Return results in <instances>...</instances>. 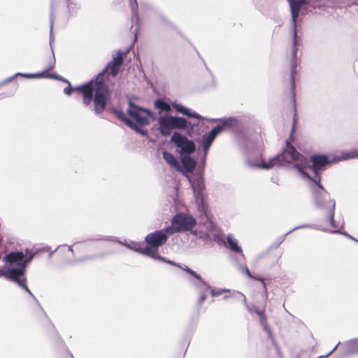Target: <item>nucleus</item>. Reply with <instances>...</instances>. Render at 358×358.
I'll return each instance as SVG.
<instances>
[{
	"instance_id": "nucleus-25",
	"label": "nucleus",
	"mask_w": 358,
	"mask_h": 358,
	"mask_svg": "<svg viewBox=\"0 0 358 358\" xmlns=\"http://www.w3.org/2000/svg\"><path fill=\"white\" fill-rule=\"evenodd\" d=\"M189 155H182L181 156V162H182V165L185 167V169L187 171L192 172L196 166V162L194 159H193Z\"/></svg>"
},
{
	"instance_id": "nucleus-30",
	"label": "nucleus",
	"mask_w": 358,
	"mask_h": 358,
	"mask_svg": "<svg viewBox=\"0 0 358 358\" xmlns=\"http://www.w3.org/2000/svg\"><path fill=\"white\" fill-rule=\"evenodd\" d=\"M87 243L84 242H80V243H75L73 245L69 246V249L70 251H71L73 253H74L75 250H80L81 249H84L87 247Z\"/></svg>"
},
{
	"instance_id": "nucleus-4",
	"label": "nucleus",
	"mask_w": 358,
	"mask_h": 358,
	"mask_svg": "<svg viewBox=\"0 0 358 358\" xmlns=\"http://www.w3.org/2000/svg\"><path fill=\"white\" fill-rule=\"evenodd\" d=\"M35 254L28 249L26 250L25 255L22 252H11L3 257V261L5 262V268L11 269L13 277L8 278V280L13 281L24 288L36 301L34 294L26 285L25 277L26 268Z\"/></svg>"
},
{
	"instance_id": "nucleus-16",
	"label": "nucleus",
	"mask_w": 358,
	"mask_h": 358,
	"mask_svg": "<svg viewBox=\"0 0 358 358\" xmlns=\"http://www.w3.org/2000/svg\"><path fill=\"white\" fill-rule=\"evenodd\" d=\"M237 294H240L242 296L243 301L244 303L245 304V306H247L248 310L250 312H255L257 315H259L260 322H261L262 325L264 327V330L266 331L268 334H270L271 333L270 329L266 326V317L264 316V311L259 310L257 308V307L255 305H250V306L248 305L247 302H246L245 296L240 292H237Z\"/></svg>"
},
{
	"instance_id": "nucleus-7",
	"label": "nucleus",
	"mask_w": 358,
	"mask_h": 358,
	"mask_svg": "<svg viewBox=\"0 0 358 358\" xmlns=\"http://www.w3.org/2000/svg\"><path fill=\"white\" fill-rule=\"evenodd\" d=\"M196 223V220L192 215L182 213H178L173 217L171 226L166 227V231L169 234L189 231L195 226Z\"/></svg>"
},
{
	"instance_id": "nucleus-38",
	"label": "nucleus",
	"mask_w": 358,
	"mask_h": 358,
	"mask_svg": "<svg viewBox=\"0 0 358 358\" xmlns=\"http://www.w3.org/2000/svg\"><path fill=\"white\" fill-rule=\"evenodd\" d=\"M308 227H310L309 225H303V226H300V227H295L294 229H293L292 230L289 231V233L293 231L295 229H300V228H308Z\"/></svg>"
},
{
	"instance_id": "nucleus-20",
	"label": "nucleus",
	"mask_w": 358,
	"mask_h": 358,
	"mask_svg": "<svg viewBox=\"0 0 358 358\" xmlns=\"http://www.w3.org/2000/svg\"><path fill=\"white\" fill-rule=\"evenodd\" d=\"M115 113L120 120H122L127 125L134 129L136 132L143 136L146 134V131L141 129L138 126L133 123L123 112L116 110H115Z\"/></svg>"
},
{
	"instance_id": "nucleus-35",
	"label": "nucleus",
	"mask_w": 358,
	"mask_h": 358,
	"mask_svg": "<svg viewBox=\"0 0 358 358\" xmlns=\"http://www.w3.org/2000/svg\"><path fill=\"white\" fill-rule=\"evenodd\" d=\"M338 344L339 343H338L335 347H333V349L329 353H327V355L317 357V358H324V357H329V355H331L336 350V348L338 346Z\"/></svg>"
},
{
	"instance_id": "nucleus-2",
	"label": "nucleus",
	"mask_w": 358,
	"mask_h": 358,
	"mask_svg": "<svg viewBox=\"0 0 358 358\" xmlns=\"http://www.w3.org/2000/svg\"><path fill=\"white\" fill-rule=\"evenodd\" d=\"M248 166L255 169H270L275 165L287 166L300 177L303 165L306 164V157L300 154L295 148L287 141L286 146L281 154L266 161L262 157L255 159L250 158L247 162Z\"/></svg>"
},
{
	"instance_id": "nucleus-26",
	"label": "nucleus",
	"mask_w": 358,
	"mask_h": 358,
	"mask_svg": "<svg viewBox=\"0 0 358 358\" xmlns=\"http://www.w3.org/2000/svg\"><path fill=\"white\" fill-rule=\"evenodd\" d=\"M163 158L170 166L176 168L178 170H180L179 162L173 155L167 151H164Z\"/></svg>"
},
{
	"instance_id": "nucleus-18",
	"label": "nucleus",
	"mask_w": 358,
	"mask_h": 358,
	"mask_svg": "<svg viewBox=\"0 0 358 358\" xmlns=\"http://www.w3.org/2000/svg\"><path fill=\"white\" fill-rule=\"evenodd\" d=\"M178 267L182 268V270H184L187 273H189L191 275H192V277H194V278H196L198 280V282H194L192 280H190L192 284L196 289H201V285L206 287L207 289H210V286L206 282H205L202 279L201 276L199 274L196 273L194 271L192 270L188 266H181L180 265V266H178Z\"/></svg>"
},
{
	"instance_id": "nucleus-29",
	"label": "nucleus",
	"mask_w": 358,
	"mask_h": 358,
	"mask_svg": "<svg viewBox=\"0 0 358 358\" xmlns=\"http://www.w3.org/2000/svg\"><path fill=\"white\" fill-rule=\"evenodd\" d=\"M204 287L206 290H210V294L213 297L218 296L224 293L230 292V289H215L211 287L210 289H207L206 287Z\"/></svg>"
},
{
	"instance_id": "nucleus-11",
	"label": "nucleus",
	"mask_w": 358,
	"mask_h": 358,
	"mask_svg": "<svg viewBox=\"0 0 358 358\" xmlns=\"http://www.w3.org/2000/svg\"><path fill=\"white\" fill-rule=\"evenodd\" d=\"M52 28H53V20L51 19V22H50V47H51V49H52V52H53V48H52V43L54 42V36L52 35ZM52 55H53V59L48 64V68L46 69L45 71H43V72H41V73H34V74H31V73H17L15 76H22L24 78H43L45 76V73L46 72H48V71L52 69L55 66V56H54V52H52Z\"/></svg>"
},
{
	"instance_id": "nucleus-15",
	"label": "nucleus",
	"mask_w": 358,
	"mask_h": 358,
	"mask_svg": "<svg viewBox=\"0 0 358 358\" xmlns=\"http://www.w3.org/2000/svg\"><path fill=\"white\" fill-rule=\"evenodd\" d=\"M192 187L194 192V195L195 200L196 203L199 205V208H201L202 206V208H204V206L203 204V200L204 198L203 195V189H204V185L203 181L201 180H197V181H193L191 182Z\"/></svg>"
},
{
	"instance_id": "nucleus-31",
	"label": "nucleus",
	"mask_w": 358,
	"mask_h": 358,
	"mask_svg": "<svg viewBox=\"0 0 358 358\" xmlns=\"http://www.w3.org/2000/svg\"><path fill=\"white\" fill-rule=\"evenodd\" d=\"M129 3L133 13V19L136 17V20H138V3L136 0H128Z\"/></svg>"
},
{
	"instance_id": "nucleus-6",
	"label": "nucleus",
	"mask_w": 358,
	"mask_h": 358,
	"mask_svg": "<svg viewBox=\"0 0 358 358\" xmlns=\"http://www.w3.org/2000/svg\"><path fill=\"white\" fill-rule=\"evenodd\" d=\"M158 124L160 133L163 136L170 135L173 129H185L188 126L185 118L167 114L159 117Z\"/></svg>"
},
{
	"instance_id": "nucleus-24",
	"label": "nucleus",
	"mask_w": 358,
	"mask_h": 358,
	"mask_svg": "<svg viewBox=\"0 0 358 358\" xmlns=\"http://www.w3.org/2000/svg\"><path fill=\"white\" fill-rule=\"evenodd\" d=\"M220 124L216 127H220L222 131L227 129L236 128L238 125V120L234 117H228L223 120H220Z\"/></svg>"
},
{
	"instance_id": "nucleus-10",
	"label": "nucleus",
	"mask_w": 358,
	"mask_h": 358,
	"mask_svg": "<svg viewBox=\"0 0 358 358\" xmlns=\"http://www.w3.org/2000/svg\"><path fill=\"white\" fill-rule=\"evenodd\" d=\"M127 113L140 125L148 124L152 115L150 110L138 107L131 102L129 103Z\"/></svg>"
},
{
	"instance_id": "nucleus-19",
	"label": "nucleus",
	"mask_w": 358,
	"mask_h": 358,
	"mask_svg": "<svg viewBox=\"0 0 358 358\" xmlns=\"http://www.w3.org/2000/svg\"><path fill=\"white\" fill-rule=\"evenodd\" d=\"M122 63V54L121 52H118L113 57V62L108 64L106 70L110 71L113 76H115L119 71Z\"/></svg>"
},
{
	"instance_id": "nucleus-14",
	"label": "nucleus",
	"mask_w": 358,
	"mask_h": 358,
	"mask_svg": "<svg viewBox=\"0 0 358 358\" xmlns=\"http://www.w3.org/2000/svg\"><path fill=\"white\" fill-rule=\"evenodd\" d=\"M317 208L321 210L322 211H323L324 213H325L327 214V220L330 224V225L334 229V230H328L327 228L323 227V228L320 229L321 230H322L324 231H329L330 233H332V234H342L346 236L347 237H348V238H351L352 240H355V241L357 242V240L354 238L352 236L348 234L347 233H342V232L340 231V230L341 229H343V222H336L334 220V222L335 224H336V225L341 224V227H337V226H334L332 224V223L331 222V219H330V211H329V210L328 208Z\"/></svg>"
},
{
	"instance_id": "nucleus-17",
	"label": "nucleus",
	"mask_w": 358,
	"mask_h": 358,
	"mask_svg": "<svg viewBox=\"0 0 358 358\" xmlns=\"http://www.w3.org/2000/svg\"><path fill=\"white\" fill-rule=\"evenodd\" d=\"M120 244L125 245L127 248L133 250L136 252H138L142 255H147L148 257H155V251L152 249H148L145 248H141L139 243L137 242H131V243H123L122 241H119Z\"/></svg>"
},
{
	"instance_id": "nucleus-27",
	"label": "nucleus",
	"mask_w": 358,
	"mask_h": 358,
	"mask_svg": "<svg viewBox=\"0 0 358 358\" xmlns=\"http://www.w3.org/2000/svg\"><path fill=\"white\" fill-rule=\"evenodd\" d=\"M238 268L239 270L243 272V273H245V275H247L249 278H253V279H255V280H259V281H262V285H263V287H264V292L266 294L267 292V289H266V284L265 282H264V280L263 278L259 277V278H257V277H254L250 271H249V269L248 268L247 266H244L243 265H239L238 266Z\"/></svg>"
},
{
	"instance_id": "nucleus-34",
	"label": "nucleus",
	"mask_w": 358,
	"mask_h": 358,
	"mask_svg": "<svg viewBox=\"0 0 358 358\" xmlns=\"http://www.w3.org/2000/svg\"><path fill=\"white\" fill-rule=\"evenodd\" d=\"M201 292V296L199 299V303H202L207 298V296L206 295L205 292H207L204 287V286L201 285V289H197Z\"/></svg>"
},
{
	"instance_id": "nucleus-12",
	"label": "nucleus",
	"mask_w": 358,
	"mask_h": 358,
	"mask_svg": "<svg viewBox=\"0 0 358 358\" xmlns=\"http://www.w3.org/2000/svg\"><path fill=\"white\" fill-rule=\"evenodd\" d=\"M222 131L220 127H215L208 134L204 135L202 138L203 150L204 151V159L203 163H205L206 157L208 150L217 135Z\"/></svg>"
},
{
	"instance_id": "nucleus-9",
	"label": "nucleus",
	"mask_w": 358,
	"mask_h": 358,
	"mask_svg": "<svg viewBox=\"0 0 358 358\" xmlns=\"http://www.w3.org/2000/svg\"><path fill=\"white\" fill-rule=\"evenodd\" d=\"M171 141L176 145L181 156L190 155L195 150L194 143L181 134L174 133L171 136Z\"/></svg>"
},
{
	"instance_id": "nucleus-22",
	"label": "nucleus",
	"mask_w": 358,
	"mask_h": 358,
	"mask_svg": "<svg viewBox=\"0 0 358 358\" xmlns=\"http://www.w3.org/2000/svg\"><path fill=\"white\" fill-rule=\"evenodd\" d=\"M227 241L228 248L234 252H236L241 254V256L244 258V255L243 254V250L241 248L238 244V240L235 238L233 234H229L227 237Z\"/></svg>"
},
{
	"instance_id": "nucleus-23",
	"label": "nucleus",
	"mask_w": 358,
	"mask_h": 358,
	"mask_svg": "<svg viewBox=\"0 0 358 358\" xmlns=\"http://www.w3.org/2000/svg\"><path fill=\"white\" fill-rule=\"evenodd\" d=\"M343 356H350L358 353V339L349 341L345 344Z\"/></svg>"
},
{
	"instance_id": "nucleus-39",
	"label": "nucleus",
	"mask_w": 358,
	"mask_h": 358,
	"mask_svg": "<svg viewBox=\"0 0 358 358\" xmlns=\"http://www.w3.org/2000/svg\"><path fill=\"white\" fill-rule=\"evenodd\" d=\"M206 224L207 225L208 227H210V229L213 227V224L211 222H207Z\"/></svg>"
},
{
	"instance_id": "nucleus-8",
	"label": "nucleus",
	"mask_w": 358,
	"mask_h": 358,
	"mask_svg": "<svg viewBox=\"0 0 358 358\" xmlns=\"http://www.w3.org/2000/svg\"><path fill=\"white\" fill-rule=\"evenodd\" d=\"M169 235L170 234L166 232V228L148 234L145 237L148 245L145 248L153 250L158 255L159 247L166 242Z\"/></svg>"
},
{
	"instance_id": "nucleus-21",
	"label": "nucleus",
	"mask_w": 358,
	"mask_h": 358,
	"mask_svg": "<svg viewBox=\"0 0 358 358\" xmlns=\"http://www.w3.org/2000/svg\"><path fill=\"white\" fill-rule=\"evenodd\" d=\"M171 106L176 109V110L182 115H187L189 117H193L196 119H201L202 117L196 113L194 111H192L189 108L185 107L182 105H180L179 103H177L176 102H173L171 103Z\"/></svg>"
},
{
	"instance_id": "nucleus-40",
	"label": "nucleus",
	"mask_w": 358,
	"mask_h": 358,
	"mask_svg": "<svg viewBox=\"0 0 358 358\" xmlns=\"http://www.w3.org/2000/svg\"><path fill=\"white\" fill-rule=\"evenodd\" d=\"M357 243H358V241H357Z\"/></svg>"
},
{
	"instance_id": "nucleus-1",
	"label": "nucleus",
	"mask_w": 358,
	"mask_h": 358,
	"mask_svg": "<svg viewBox=\"0 0 358 358\" xmlns=\"http://www.w3.org/2000/svg\"><path fill=\"white\" fill-rule=\"evenodd\" d=\"M329 163L330 160L324 155H313L310 159L306 157V164L303 165L299 178L310 184L315 206L317 208H328L330 211L331 222L334 226H336L334 222L336 203L321 185L320 176V171H323Z\"/></svg>"
},
{
	"instance_id": "nucleus-37",
	"label": "nucleus",
	"mask_w": 358,
	"mask_h": 358,
	"mask_svg": "<svg viewBox=\"0 0 358 358\" xmlns=\"http://www.w3.org/2000/svg\"><path fill=\"white\" fill-rule=\"evenodd\" d=\"M15 77V76H12V77H10V78L6 79L1 85H4L6 83H8L12 81Z\"/></svg>"
},
{
	"instance_id": "nucleus-28",
	"label": "nucleus",
	"mask_w": 358,
	"mask_h": 358,
	"mask_svg": "<svg viewBox=\"0 0 358 358\" xmlns=\"http://www.w3.org/2000/svg\"><path fill=\"white\" fill-rule=\"evenodd\" d=\"M154 104L155 108L162 111L169 112L171 110V106L162 99H157Z\"/></svg>"
},
{
	"instance_id": "nucleus-32",
	"label": "nucleus",
	"mask_w": 358,
	"mask_h": 358,
	"mask_svg": "<svg viewBox=\"0 0 358 358\" xmlns=\"http://www.w3.org/2000/svg\"><path fill=\"white\" fill-rule=\"evenodd\" d=\"M11 273V269L6 268L5 266L0 268V278H3L6 280H8V278H11L13 277Z\"/></svg>"
},
{
	"instance_id": "nucleus-5",
	"label": "nucleus",
	"mask_w": 358,
	"mask_h": 358,
	"mask_svg": "<svg viewBox=\"0 0 358 358\" xmlns=\"http://www.w3.org/2000/svg\"><path fill=\"white\" fill-rule=\"evenodd\" d=\"M290 6L291 15H292V32L293 37V49L292 53V63H291V84L292 90L294 92L295 89L294 85V71L296 68L295 58L296 56V45H297V31H296V20L299 17V10L301 7L305 4L310 3V0H287Z\"/></svg>"
},
{
	"instance_id": "nucleus-33",
	"label": "nucleus",
	"mask_w": 358,
	"mask_h": 358,
	"mask_svg": "<svg viewBox=\"0 0 358 358\" xmlns=\"http://www.w3.org/2000/svg\"><path fill=\"white\" fill-rule=\"evenodd\" d=\"M155 255H154L155 257H152V258L155 259H158V260H161V261H163L164 262H166L171 265H173V266H180V265L173 261H171L169 259H167L165 257H161L159 256V255H156L155 253Z\"/></svg>"
},
{
	"instance_id": "nucleus-36",
	"label": "nucleus",
	"mask_w": 358,
	"mask_h": 358,
	"mask_svg": "<svg viewBox=\"0 0 358 358\" xmlns=\"http://www.w3.org/2000/svg\"><path fill=\"white\" fill-rule=\"evenodd\" d=\"M348 158L358 157V149L354 150L349 156Z\"/></svg>"
},
{
	"instance_id": "nucleus-3",
	"label": "nucleus",
	"mask_w": 358,
	"mask_h": 358,
	"mask_svg": "<svg viewBox=\"0 0 358 358\" xmlns=\"http://www.w3.org/2000/svg\"><path fill=\"white\" fill-rule=\"evenodd\" d=\"M103 72L99 73L95 80H92L78 87H71L70 83L66 81L69 83V87L64 89V92L70 95L73 91L80 92L83 95V103L86 106L90 105L93 94H94V110L95 113L100 114L105 110L110 96L108 89L103 83Z\"/></svg>"
},
{
	"instance_id": "nucleus-13",
	"label": "nucleus",
	"mask_w": 358,
	"mask_h": 358,
	"mask_svg": "<svg viewBox=\"0 0 358 358\" xmlns=\"http://www.w3.org/2000/svg\"><path fill=\"white\" fill-rule=\"evenodd\" d=\"M317 208L321 210L322 211H323L324 213H325L327 214V220L330 224V225L334 229V230H328L327 228L323 227V228L320 229L321 230H322L324 231H329L330 233H332V234H342L346 236L347 237H348V238H351L352 240H355V241L357 242V240L354 238L352 236L348 234L347 233H342V232L340 231V230L341 229H343V222H336L334 220V222L335 224H336V225L341 224V227H337V226H334L332 224V223L331 222V219H330V211H329V210L328 208Z\"/></svg>"
}]
</instances>
